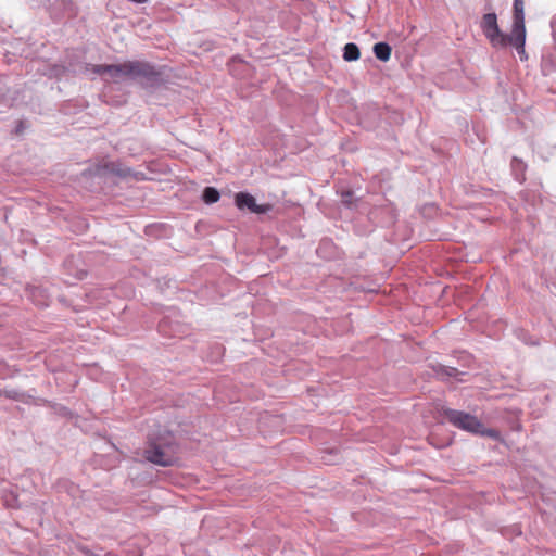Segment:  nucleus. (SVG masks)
I'll use <instances>...</instances> for the list:
<instances>
[{
    "mask_svg": "<svg viewBox=\"0 0 556 556\" xmlns=\"http://www.w3.org/2000/svg\"><path fill=\"white\" fill-rule=\"evenodd\" d=\"M443 414L451 425L463 431H467L469 433L478 434L481 437L492 438L494 440H500L501 438V434L497 430L485 428L476 416L469 413L446 408L444 409Z\"/></svg>",
    "mask_w": 556,
    "mask_h": 556,
    "instance_id": "nucleus-1",
    "label": "nucleus"
},
{
    "mask_svg": "<svg viewBox=\"0 0 556 556\" xmlns=\"http://www.w3.org/2000/svg\"><path fill=\"white\" fill-rule=\"evenodd\" d=\"M130 79L147 89H155L164 83L162 71L143 61H130Z\"/></svg>",
    "mask_w": 556,
    "mask_h": 556,
    "instance_id": "nucleus-2",
    "label": "nucleus"
},
{
    "mask_svg": "<svg viewBox=\"0 0 556 556\" xmlns=\"http://www.w3.org/2000/svg\"><path fill=\"white\" fill-rule=\"evenodd\" d=\"M144 457L154 465L170 467L179 460L178 446L173 442H151L144 451Z\"/></svg>",
    "mask_w": 556,
    "mask_h": 556,
    "instance_id": "nucleus-3",
    "label": "nucleus"
},
{
    "mask_svg": "<svg viewBox=\"0 0 556 556\" xmlns=\"http://www.w3.org/2000/svg\"><path fill=\"white\" fill-rule=\"evenodd\" d=\"M481 28L484 36L490 40L493 47H506L509 35L504 34L497 24L495 13H485L482 16Z\"/></svg>",
    "mask_w": 556,
    "mask_h": 556,
    "instance_id": "nucleus-4",
    "label": "nucleus"
},
{
    "mask_svg": "<svg viewBox=\"0 0 556 556\" xmlns=\"http://www.w3.org/2000/svg\"><path fill=\"white\" fill-rule=\"evenodd\" d=\"M92 73L104 78H111L115 83L130 79V61L119 64H100L92 66Z\"/></svg>",
    "mask_w": 556,
    "mask_h": 556,
    "instance_id": "nucleus-5",
    "label": "nucleus"
},
{
    "mask_svg": "<svg viewBox=\"0 0 556 556\" xmlns=\"http://www.w3.org/2000/svg\"><path fill=\"white\" fill-rule=\"evenodd\" d=\"M235 202L239 210H249L255 214H265L270 210L268 204H257L255 198L248 192H238Z\"/></svg>",
    "mask_w": 556,
    "mask_h": 556,
    "instance_id": "nucleus-6",
    "label": "nucleus"
},
{
    "mask_svg": "<svg viewBox=\"0 0 556 556\" xmlns=\"http://www.w3.org/2000/svg\"><path fill=\"white\" fill-rule=\"evenodd\" d=\"M523 5V0H514L511 31L516 33L517 38H520L523 30H526Z\"/></svg>",
    "mask_w": 556,
    "mask_h": 556,
    "instance_id": "nucleus-7",
    "label": "nucleus"
},
{
    "mask_svg": "<svg viewBox=\"0 0 556 556\" xmlns=\"http://www.w3.org/2000/svg\"><path fill=\"white\" fill-rule=\"evenodd\" d=\"M130 169L127 167H122L119 164L114 162H106L101 166H97L94 174L98 176H103L105 174H112L118 177H126L129 174Z\"/></svg>",
    "mask_w": 556,
    "mask_h": 556,
    "instance_id": "nucleus-8",
    "label": "nucleus"
},
{
    "mask_svg": "<svg viewBox=\"0 0 556 556\" xmlns=\"http://www.w3.org/2000/svg\"><path fill=\"white\" fill-rule=\"evenodd\" d=\"M508 43L516 48V50H517L521 61L528 59V56L526 54V51H525L526 30H523V33L520 36V38L516 37V33L510 31L509 37L507 39V45Z\"/></svg>",
    "mask_w": 556,
    "mask_h": 556,
    "instance_id": "nucleus-9",
    "label": "nucleus"
},
{
    "mask_svg": "<svg viewBox=\"0 0 556 556\" xmlns=\"http://www.w3.org/2000/svg\"><path fill=\"white\" fill-rule=\"evenodd\" d=\"M434 372L435 375L439 377V378H456L457 380H462L459 377L465 375L464 371H460L459 369L455 368V367H452V366H446V365H442V364H439L437 367H434Z\"/></svg>",
    "mask_w": 556,
    "mask_h": 556,
    "instance_id": "nucleus-10",
    "label": "nucleus"
},
{
    "mask_svg": "<svg viewBox=\"0 0 556 556\" xmlns=\"http://www.w3.org/2000/svg\"><path fill=\"white\" fill-rule=\"evenodd\" d=\"M73 2L71 0H55L50 13L54 17H60L63 13H72Z\"/></svg>",
    "mask_w": 556,
    "mask_h": 556,
    "instance_id": "nucleus-11",
    "label": "nucleus"
},
{
    "mask_svg": "<svg viewBox=\"0 0 556 556\" xmlns=\"http://www.w3.org/2000/svg\"><path fill=\"white\" fill-rule=\"evenodd\" d=\"M391 51L392 49L390 45L387 42L381 41L374 45V54L378 60L382 62H387L390 60Z\"/></svg>",
    "mask_w": 556,
    "mask_h": 556,
    "instance_id": "nucleus-12",
    "label": "nucleus"
},
{
    "mask_svg": "<svg viewBox=\"0 0 556 556\" xmlns=\"http://www.w3.org/2000/svg\"><path fill=\"white\" fill-rule=\"evenodd\" d=\"M361 56L359 48L354 42H349L343 48V59L348 62L358 60Z\"/></svg>",
    "mask_w": 556,
    "mask_h": 556,
    "instance_id": "nucleus-13",
    "label": "nucleus"
},
{
    "mask_svg": "<svg viewBox=\"0 0 556 556\" xmlns=\"http://www.w3.org/2000/svg\"><path fill=\"white\" fill-rule=\"evenodd\" d=\"M220 199L219 191L214 187H205L202 192V200L206 204H214Z\"/></svg>",
    "mask_w": 556,
    "mask_h": 556,
    "instance_id": "nucleus-14",
    "label": "nucleus"
},
{
    "mask_svg": "<svg viewBox=\"0 0 556 556\" xmlns=\"http://www.w3.org/2000/svg\"><path fill=\"white\" fill-rule=\"evenodd\" d=\"M341 201L345 206L351 207L353 204V191H343L341 194Z\"/></svg>",
    "mask_w": 556,
    "mask_h": 556,
    "instance_id": "nucleus-15",
    "label": "nucleus"
},
{
    "mask_svg": "<svg viewBox=\"0 0 556 556\" xmlns=\"http://www.w3.org/2000/svg\"><path fill=\"white\" fill-rule=\"evenodd\" d=\"M511 166H513V169H514L515 172H521V173H522V172L525 170V168H526V164H525L521 160H519V159H517V157H514V159H513V161H511Z\"/></svg>",
    "mask_w": 556,
    "mask_h": 556,
    "instance_id": "nucleus-16",
    "label": "nucleus"
},
{
    "mask_svg": "<svg viewBox=\"0 0 556 556\" xmlns=\"http://www.w3.org/2000/svg\"><path fill=\"white\" fill-rule=\"evenodd\" d=\"M5 394L7 397L9 399H13V400H17L20 399V392L16 391V390H4L3 392Z\"/></svg>",
    "mask_w": 556,
    "mask_h": 556,
    "instance_id": "nucleus-17",
    "label": "nucleus"
}]
</instances>
